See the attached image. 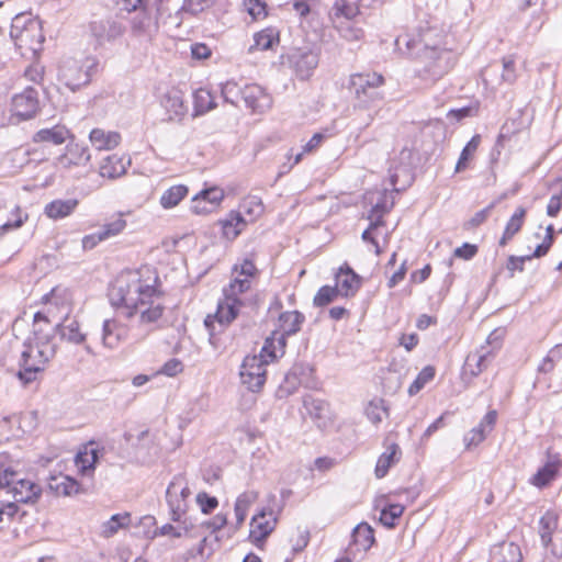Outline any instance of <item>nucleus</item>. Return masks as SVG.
Segmentation results:
<instances>
[{
	"instance_id": "obj_22",
	"label": "nucleus",
	"mask_w": 562,
	"mask_h": 562,
	"mask_svg": "<svg viewBox=\"0 0 562 562\" xmlns=\"http://www.w3.org/2000/svg\"><path fill=\"white\" fill-rule=\"evenodd\" d=\"M234 271L237 276L227 288L232 293H245L250 288V279L257 274L258 270L252 260L244 259L239 269L235 266Z\"/></svg>"
},
{
	"instance_id": "obj_55",
	"label": "nucleus",
	"mask_w": 562,
	"mask_h": 562,
	"mask_svg": "<svg viewBox=\"0 0 562 562\" xmlns=\"http://www.w3.org/2000/svg\"><path fill=\"white\" fill-rule=\"evenodd\" d=\"M339 294L336 286L324 285L322 286L316 295L314 296L313 303L317 307H323L331 303Z\"/></svg>"
},
{
	"instance_id": "obj_29",
	"label": "nucleus",
	"mask_w": 562,
	"mask_h": 562,
	"mask_svg": "<svg viewBox=\"0 0 562 562\" xmlns=\"http://www.w3.org/2000/svg\"><path fill=\"white\" fill-rule=\"evenodd\" d=\"M286 346V338L284 334L273 331L271 336L267 337L260 351V357L268 362L284 355Z\"/></svg>"
},
{
	"instance_id": "obj_46",
	"label": "nucleus",
	"mask_w": 562,
	"mask_h": 562,
	"mask_svg": "<svg viewBox=\"0 0 562 562\" xmlns=\"http://www.w3.org/2000/svg\"><path fill=\"white\" fill-rule=\"evenodd\" d=\"M98 461V451L95 449H85L75 457V464L78 472L82 475H89L93 472L95 463Z\"/></svg>"
},
{
	"instance_id": "obj_24",
	"label": "nucleus",
	"mask_w": 562,
	"mask_h": 562,
	"mask_svg": "<svg viewBox=\"0 0 562 562\" xmlns=\"http://www.w3.org/2000/svg\"><path fill=\"white\" fill-rule=\"evenodd\" d=\"M387 441L389 438H386L384 441L385 451L379 457L375 465L374 473L378 479L384 477L387 474L390 468L396 464L402 456V451L398 445L395 442L387 443Z\"/></svg>"
},
{
	"instance_id": "obj_54",
	"label": "nucleus",
	"mask_w": 562,
	"mask_h": 562,
	"mask_svg": "<svg viewBox=\"0 0 562 562\" xmlns=\"http://www.w3.org/2000/svg\"><path fill=\"white\" fill-rule=\"evenodd\" d=\"M116 328L117 325L114 319H105L103 322L102 341L105 347L114 348L117 345L120 336L114 333Z\"/></svg>"
},
{
	"instance_id": "obj_5",
	"label": "nucleus",
	"mask_w": 562,
	"mask_h": 562,
	"mask_svg": "<svg viewBox=\"0 0 562 562\" xmlns=\"http://www.w3.org/2000/svg\"><path fill=\"white\" fill-rule=\"evenodd\" d=\"M10 36L22 56L29 53L34 56L42 50L44 35L37 19H32L27 14H18L12 20Z\"/></svg>"
},
{
	"instance_id": "obj_20",
	"label": "nucleus",
	"mask_w": 562,
	"mask_h": 562,
	"mask_svg": "<svg viewBox=\"0 0 562 562\" xmlns=\"http://www.w3.org/2000/svg\"><path fill=\"white\" fill-rule=\"evenodd\" d=\"M247 108L254 112H263L271 105V99L265 89L258 85L245 86L240 91Z\"/></svg>"
},
{
	"instance_id": "obj_1",
	"label": "nucleus",
	"mask_w": 562,
	"mask_h": 562,
	"mask_svg": "<svg viewBox=\"0 0 562 562\" xmlns=\"http://www.w3.org/2000/svg\"><path fill=\"white\" fill-rule=\"evenodd\" d=\"M435 31L423 30L418 35H398L395 44L400 50L406 47L407 55L416 58L415 76L427 83H434L446 76L456 65L457 56L448 48H441L434 42Z\"/></svg>"
},
{
	"instance_id": "obj_40",
	"label": "nucleus",
	"mask_w": 562,
	"mask_h": 562,
	"mask_svg": "<svg viewBox=\"0 0 562 562\" xmlns=\"http://www.w3.org/2000/svg\"><path fill=\"white\" fill-rule=\"evenodd\" d=\"M559 517L558 514L551 510H548L539 521V533L541 537L542 544L546 548H549V542L552 541V537H554L558 531Z\"/></svg>"
},
{
	"instance_id": "obj_48",
	"label": "nucleus",
	"mask_w": 562,
	"mask_h": 562,
	"mask_svg": "<svg viewBox=\"0 0 562 562\" xmlns=\"http://www.w3.org/2000/svg\"><path fill=\"white\" fill-rule=\"evenodd\" d=\"M481 143V136L474 135L468 144L463 147L460 157L456 165V172H461L468 167V161L471 159L473 154L476 151Z\"/></svg>"
},
{
	"instance_id": "obj_26",
	"label": "nucleus",
	"mask_w": 562,
	"mask_h": 562,
	"mask_svg": "<svg viewBox=\"0 0 562 562\" xmlns=\"http://www.w3.org/2000/svg\"><path fill=\"white\" fill-rule=\"evenodd\" d=\"M56 330V324L53 325L47 316L42 312H36L33 319V337L31 340L38 344H52L53 333Z\"/></svg>"
},
{
	"instance_id": "obj_44",
	"label": "nucleus",
	"mask_w": 562,
	"mask_h": 562,
	"mask_svg": "<svg viewBox=\"0 0 562 562\" xmlns=\"http://www.w3.org/2000/svg\"><path fill=\"white\" fill-rule=\"evenodd\" d=\"M255 44L249 47L251 53L255 48L267 50L273 47L274 43L279 42V32L273 27H267L254 36Z\"/></svg>"
},
{
	"instance_id": "obj_12",
	"label": "nucleus",
	"mask_w": 562,
	"mask_h": 562,
	"mask_svg": "<svg viewBox=\"0 0 562 562\" xmlns=\"http://www.w3.org/2000/svg\"><path fill=\"white\" fill-rule=\"evenodd\" d=\"M290 67L300 80H307L316 69L319 58L313 50L297 49L288 57Z\"/></svg>"
},
{
	"instance_id": "obj_32",
	"label": "nucleus",
	"mask_w": 562,
	"mask_h": 562,
	"mask_svg": "<svg viewBox=\"0 0 562 562\" xmlns=\"http://www.w3.org/2000/svg\"><path fill=\"white\" fill-rule=\"evenodd\" d=\"M561 465V460L557 454L548 457V461L546 464L540 468L537 473L530 479L531 484L538 487L546 486L549 482H551L559 468Z\"/></svg>"
},
{
	"instance_id": "obj_47",
	"label": "nucleus",
	"mask_w": 562,
	"mask_h": 562,
	"mask_svg": "<svg viewBox=\"0 0 562 562\" xmlns=\"http://www.w3.org/2000/svg\"><path fill=\"white\" fill-rule=\"evenodd\" d=\"M366 415L372 424H380L384 418L389 416V408L385 405L384 400H372L366 407Z\"/></svg>"
},
{
	"instance_id": "obj_23",
	"label": "nucleus",
	"mask_w": 562,
	"mask_h": 562,
	"mask_svg": "<svg viewBox=\"0 0 562 562\" xmlns=\"http://www.w3.org/2000/svg\"><path fill=\"white\" fill-rule=\"evenodd\" d=\"M335 280L339 294L346 297L353 296L361 284L360 277L347 265L339 269Z\"/></svg>"
},
{
	"instance_id": "obj_34",
	"label": "nucleus",
	"mask_w": 562,
	"mask_h": 562,
	"mask_svg": "<svg viewBox=\"0 0 562 562\" xmlns=\"http://www.w3.org/2000/svg\"><path fill=\"white\" fill-rule=\"evenodd\" d=\"M183 369L182 362L176 358L167 361L162 368L153 374H137L133 378L134 386H143L145 383L153 380V378L158 376L160 374H165L167 376H175Z\"/></svg>"
},
{
	"instance_id": "obj_33",
	"label": "nucleus",
	"mask_w": 562,
	"mask_h": 562,
	"mask_svg": "<svg viewBox=\"0 0 562 562\" xmlns=\"http://www.w3.org/2000/svg\"><path fill=\"white\" fill-rule=\"evenodd\" d=\"M263 211L265 206L261 199L256 195H249L240 202L238 210L235 212L239 213L247 224H250L260 217Z\"/></svg>"
},
{
	"instance_id": "obj_31",
	"label": "nucleus",
	"mask_w": 562,
	"mask_h": 562,
	"mask_svg": "<svg viewBox=\"0 0 562 562\" xmlns=\"http://www.w3.org/2000/svg\"><path fill=\"white\" fill-rule=\"evenodd\" d=\"M69 130L64 125H55L52 128H42L34 136V143H50L61 145L70 137Z\"/></svg>"
},
{
	"instance_id": "obj_53",
	"label": "nucleus",
	"mask_w": 562,
	"mask_h": 562,
	"mask_svg": "<svg viewBox=\"0 0 562 562\" xmlns=\"http://www.w3.org/2000/svg\"><path fill=\"white\" fill-rule=\"evenodd\" d=\"M27 217L29 215L23 213L22 210L16 206L11 214V218H9L4 224L0 226V237H2L9 231L21 227Z\"/></svg>"
},
{
	"instance_id": "obj_21",
	"label": "nucleus",
	"mask_w": 562,
	"mask_h": 562,
	"mask_svg": "<svg viewBox=\"0 0 562 562\" xmlns=\"http://www.w3.org/2000/svg\"><path fill=\"white\" fill-rule=\"evenodd\" d=\"M497 419V412L490 411L481 420L479 426L472 428L464 435L463 441L467 448L476 447L493 430Z\"/></svg>"
},
{
	"instance_id": "obj_43",
	"label": "nucleus",
	"mask_w": 562,
	"mask_h": 562,
	"mask_svg": "<svg viewBox=\"0 0 562 562\" xmlns=\"http://www.w3.org/2000/svg\"><path fill=\"white\" fill-rule=\"evenodd\" d=\"M189 193V189L184 184L172 186L167 189L160 196V205L165 210L177 206Z\"/></svg>"
},
{
	"instance_id": "obj_3",
	"label": "nucleus",
	"mask_w": 562,
	"mask_h": 562,
	"mask_svg": "<svg viewBox=\"0 0 562 562\" xmlns=\"http://www.w3.org/2000/svg\"><path fill=\"white\" fill-rule=\"evenodd\" d=\"M3 498L0 499V522L10 520L18 512V503L33 504L42 493L31 480L20 477L11 467L3 469Z\"/></svg>"
},
{
	"instance_id": "obj_9",
	"label": "nucleus",
	"mask_w": 562,
	"mask_h": 562,
	"mask_svg": "<svg viewBox=\"0 0 562 562\" xmlns=\"http://www.w3.org/2000/svg\"><path fill=\"white\" fill-rule=\"evenodd\" d=\"M240 293H232L229 288L224 289V301L218 303L216 313L207 315L204 319V326L211 338L214 335V324L218 323L221 327L231 324L239 314L240 307L244 305L239 299Z\"/></svg>"
},
{
	"instance_id": "obj_15",
	"label": "nucleus",
	"mask_w": 562,
	"mask_h": 562,
	"mask_svg": "<svg viewBox=\"0 0 562 562\" xmlns=\"http://www.w3.org/2000/svg\"><path fill=\"white\" fill-rule=\"evenodd\" d=\"M38 109V93L32 87L25 88L23 92L15 94L12 99V111L21 120L34 117Z\"/></svg>"
},
{
	"instance_id": "obj_4",
	"label": "nucleus",
	"mask_w": 562,
	"mask_h": 562,
	"mask_svg": "<svg viewBox=\"0 0 562 562\" xmlns=\"http://www.w3.org/2000/svg\"><path fill=\"white\" fill-rule=\"evenodd\" d=\"M384 78L376 72L371 74H353L350 77V89L355 94V109L370 111L368 114L369 122L378 113L383 101V93L379 90L384 85Z\"/></svg>"
},
{
	"instance_id": "obj_18",
	"label": "nucleus",
	"mask_w": 562,
	"mask_h": 562,
	"mask_svg": "<svg viewBox=\"0 0 562 562\" xmlns=\"http://www.w3.org/2000/svg\"><path fill=\"white\" fill-rule=\"evenodd\" d=\"M277 518L271 510L262 509L250 521L249 537L255 544L263 541L276 528Z\"/></svg>"
},
{
	"instance_id": "obj_45",
	"label": "nucleus",
	"mask_w": 562,
	"mask_h": 562,
	"mask_svg": "<svg viewBox=\"0 0 562 562\" xmlns=\"http://www.w3.org/2000/svg\"><path fill=\"white\" fill-rule=\"evenodd\" d=\"M352 539L359 549L367 551L374 543V531L370 525L361 522L353 529Z\"/></svg>"
},
{
	"instance_id": "obj_64",
	"label": "nucleus",
	"mask_w": 562,
	"mask_h": 562,
	"mask_svg": "<svg viewBox=\"0 0 562 562\" xmlns=\"http://www.w3.org/2000/svg\"><path fill=\"white\" fill-rule=\"evenodd\" d=\"M530 260V257H526V256H509L508 259H507V263H506V269L508 270L509 272V276L513 278L514 277V272L516 270H518L519 272H522L524 271V266H525V262L526 261H529Z\"/></svg>"
},
{
	"instance_id": "obj_60",
	"label": "nucleus",
	"mask_w": 562,
	"mask_h": 562,
	"mask_svg": "<svg viewBox=\"0 0 562 562\" xmlns=\"http://www.w3.org/2000/svg\"><path fill=\"white\" fill-rule=\"evenodd\" d=\"M493 207L494 204H490L487 207L476 212L469 221L463 224V228L470 231L483 224L487 220Z\"/></svg>"
},
{
	"instance_id": "obj_41",
	"label": "nucleus",
	"mask_w": 562,
	"mask_h": 562,
	"mask_svg": "<svg viewBox=\"0 0 562 562\" xmlns=\"http://www.w3.org/2000/svg\"><path fill=\"white\" fill-rule=\"evenodd\" d=\"M305 317L299 311H288L280 315L279 323L281 334H284V337L296 334L301 329V325L303 324Z\"/></svg>"
},
{
	"instance_id": "obj_62",
	"label": "nucleus",
	"mask_w": 562,
	"mask_h": 562,
	"mask_svg": "<svg viewBox=\"0 0 562 562\" xmlns=\"http://www.w3.org/2000/svg\"><path fill=\"white\" fill-rule=\"evenodd\" d=\"M257 498L258 493L256 491H246L237 497L235 507L248 512L250 506L257 501Z\"/></svg>"
},
{
	"instance_id": "obj_13",
	"label": "nucleus",
	"mask_w": 562,
	"mask_h": 562,
	"mask_svg": "<svg viewBox=\"0 0 562 562\" xmlns=\"http://www.w3.org/2000/svg\"><path fill=\"white\" fill-rule=\"evenodd\" d=\"M224 199V192L217 187L204 189L191 200L190 210L195 215H207L216 210Z\"/></svg>"
},
{
	"instance_id": "obj_25",
	"label": "nucleus",
	"mask_w": 562,
	"mask_h": 562,
	"mask_svg": "<svg viewBox=\"0 0 562 562\" xmlns=\"http://www.w3.org/2000/svg\"><path fill=\"white\" fill-rule=\"evenodd\" d=\"M289 386H312L315 383L314 369L308 363H294L285 375Z\"/></svg>"
},
{
	"instance_id": "obj_63",
	"label": "nucleus",
	"mask_w": 562,
	"mask_h": 562,
	"mask_svg": "<svg viewBox=\"0 0 562 562\" xmlns=\"http://www.w3.org/2000/svg\"><path fill=\"white\" fill-rule=\"evenodd\" d=\"M241 89L234 81H227L222 85V95L224 100L231 104H236L235 98L240 94Z\"/></svg>"
},
{
	"instance_id": "obj_61",
	"label": "nucleus",
	"mask_w": 562,
	"mask_h": 562,
	"mask_svg": "<svg viewBox=\"0 0 562 562\" xmlns=\"http://www.w3.org/2000/svg\"><path fill=\"white\" fill-rule=\"evenodd\" d=\"M247 12L255 19L267 16V4L261 0H248L246 2Z\"/></svg>"
},
{
	"instance_id": "obj_10",
	"label": "nucleus",
	"mask_w": 562,
	"mask_h": 562,
	"mask_svg": "<svg viewBox=\"0 0 562 562\" xmlns=\"http://www.w3.org/2000/svg\"><path fill=\"white\" fill-rule=\"evenodd\" d=\"M90 68L92 65H86L68 57L60 61L58 78L66 87L75 91L90 81Z\"/></svg>"
},
{
	"instance_id": "obj_37",
	"label": "nucleus",
	"mask_w": 562,
	"mask_h": 562,
	"mask_svg": "<svg viewBox=\"0 0 562 562\" xmlns=\"http://www.w3.org/2000/svg\"><path fill=\"white\" fill-rule=\"evenodd\" d=\"M77 199L54 200L45 206V214L53 220L64 218L70 215L78 206Z\"/></svg>"
},
{
	"instance_id": "obj_51",
	"label": "nucleus",
	"mask_w": 562,
	"mask_h": 562,
	"mask_svg": "<svg viewBox=\"0 0 562 562\" xmlns=\"http://www.w3.org/2000/svg\"><path fill=\"white\" fill-rule=\"evenodd\" d=\"M194 103L195 111L198 113H205L207 111L215 109L216 106V103L214 102V97L206 89H199L198 91H195Z\"/></svg>"
},
{
	"instance_id": "obj_17",
	"label": "nucleus",
	"mask_w": 562,
	"mask_h": 562,
	"mask_svg": "<svg viewBox=\"0 0 562 562\" xmlns=\"http://www.w3.org/2000/svg\"><path fill=\"white\" fill-rule=\"evenodd\" d=\"M92 36L99 44L112 42L121 37L125 31L124 25L112 18L100 19L90 23Z\"/></svg>"
},
{
	"instance_id": "obj_11",
	"label": "nucleus",
	"mask_w": 562,
	"mask_h": 562,
	"mask_svg": "<svg viewBox=\"0 0 562 562\" xmlns=\"http://www.w3.org/2000/svg\"><path fill=\"white\" fill-rule=\"evenodd\" d=\"M303 404L308 416L321 430H327L334 427L335 415L325 401L306 395L303 400Z\"/></svg>"
},
{
	"instance_id": "obj_56",
	"label": "nucleus",
	"mask_w": 562,
	"mask_h": 562,
	"mask_svg": "<svg viewBox=\"0 0 562 562\" xmlns=\"http://www.w3.org/2000/svg\"><path fill=\"white\" fill-rule=\"evenodd\" d=\"M525 215L526 210L524 207H518L516 210L505 227L504 232L507 233V236L514 237L520 231Z\"/></svg>"
},
{
	"instance_id": "obj_49",
	"label": "nucleus",
	"mask_w": 562,
	"mask_h": 562,
	"mask_svg": "<svg viewBox=\"0 0 562 562\" xmlns=\"http://www.w3.org/2000/svg\"><path fill=\"white\" fill-rule=\"evenodd\" d=\"M359 13L358 5L348 2L347 0H337L331 9L330 16L335 21L339 18L346 20L353 19Z\"/></svg>"
},
{
	"instance_id": "obj_39",
	"label": "nucleus",
	"mask_w": 562,
	"mask_h": 562,
	"mask_svg": "<svg viewBox=\"0 0 562 562\" xmlns=\"http://www.w3.org/2000/svg\"><path fill=\"white\" fill-rule=\"evenodd\" d=\"M48 485L50 490L61 496H72L80 491L79 483L68 475L52 476Z\"/></svg>"
},
{
	"instance_id": "obj_19",
	"label": "nucleus",
	"mask_w": 562,
	"mask_h": 562,
	"mask_svg": "<svg viewBox=\"0 0 562 562\" xmlns=\"http://www.w3.org/2000/svg\"><path fill=\"white\" fill-rule=\"evenodd\" d=\"M169 121H180L188 112L183 101V92L178 88L168 89L160 99Z\"/></svg>"
},
{
	"instance_id": "obj_30",
	"label": "nucleus",
	"mask_w": 562,
	"mask_h": 562,
	"mask_svg": "<svg viewBox=\"0 0 562 562\" xmlns=\"http://www.w3.org/2000/svg\"><path fill=\"white\" fill-rule=\"evenodd\" d=\"M520 547L514 542H504L492 549L490 562H521Z\"/></svg>"
},
{
	"instance_id": "obj_28",
	"label": "nucleus",
	"mask_w": 562,
	"mask_h": 562,
	"mask_svg": "<svg viewBox=\"0 0 562 562\" xmlns=\"http://www.w3.org/2000/svg\"><path fill=\"white\" fill-rule=\"evenodd\" d=\"M221 227L222 236L227 240H234L247 227L246 221L239 213L231 211L225 218L217 222Z\"/></svg>"
},
{
	"instance_id": "obj_35",
	"label": "nucleus",
	"mask_w": 562,
	"mask_h": 562,
	"mask_svg": "<svg viewBox=\"0 0 562 562\" xmlns=\"http://www.w3.org/2000/svg\"><path fill=\"white\" fill-rule=\"evenodd\" d=\"M56 331L59 333L61 339L72 344H81L86 339V335L80 331L79 323L75 318L65 317L61 323L56 324Z\"/></svg>"
},
{
	"instance_id": "obj_57",
	"label": "nucleus",
	"mask_w": 562,
	"mask_h": 562,
	"mask_svg": "<svg viewBox=\"0 0 562 562\" xmlns=\"http://www.w3.org/2000/svg\"><path fill=\"white\" fill-rule=\"evenodd\" d=\"M126 226V222L123 218V215L120 214L114 221L106 223L103 225L101 233L105 239L116 236L120 234Z\"/></svg>"
},
{
	"instance_id": "obj_2",
	"label": "nucleus",
	"mask_w": 562,
	"mask_h": 562,
	"mask_svg": "<svg viewBox=\"0 0 562 562\" xmlns=\"http://www.w3.org/2000/svg\"><path fill=\"white\" fill-rule=\"evenodd\" d=\"M109 295L112 305L126 318L139 313L142 324H153L162 316L164 307L157 302L158 291L153 285L144 284L136 276L119 278Z\"/></svg>"
},
{
	"instance_id": "obj_59",
	"label": "nucleus",
	"mask_w": 562,
	"mask_h": 562,
	"mask_svg": "<svg viewBox=\"0 0 562 562\" xmlns=\"http://www.w3.org/2000/svg\"><path fill=\"white\" fill-rule=\"evenodd\" d=\"M196 503L203 514H210L218 506V501L214 496H210L205 492H200L196 495Z\"/></svg>"
},
{
	"instance_id": "obj_38",
	"label": "nucleus",
	"mask_w": 562,
	"mask_h": 562,
	"mask_svg": "<svg viewBox=\"0 0 562 562\" xmlns=\"http://www.w3.org/2000/svg\"><path fill=\"white\" fill-rule=\"evenodd\" d=\"M89 138L91 144L99 150L112 149L119 145L121 136L116 132H105L102 128H93Z\"/></svg>"
},
{
	"instance_id": "obj_16",
	"label": "nucleus",
	"mask_w": 562,
	"mask_h": 562,
	"mask_svg": "<svg viewBox=\"0 0 562 562\" xmlns=\"http://www.w3.org/2000/svg\"><path fill=\"white\" fill-rule=\"evenodd\" d=\"M90 158L91 156L87 146L71 142L67 144L65 153L56 158V167L61 169L87 167Z\"/></svg>"
},
{
	"instance_id": "obj_42",
	"label": "nucleus",
	"mask_w": 562,
	"mask_h": 562,
	"mask_svg": "<svg viewBox=\"0 0 562 562\" xmlns=\"http://www.w3.org/2000/svg\"><path fill=\"white\" fill-rule=\"evenodd\" d=\"M178 526L165 524L155 530V536H169L172 538H181L187 536L194 527L191 518H182L176 521Z\"/></svg>"
},
{
	"instance_id": "obj_52",
	"label": "nucleus",
	"mask_w": 562,
	"mask_h": 562,
	"mask_svg": "<svg viewBox=\"0 0 562 562\" xmlns=\"http://www.w3.org/2000/svg\"><path fill=\"white\" fill-rule=\"evenodd\" d=\"M214 0H183V3L177 15L182 13H189L191 15H198L203 12L205 9L210 8L213 4Z\"/></svg>"
},
{
	"instance_id": "obj_6",
	"label": "nucleus",
	"mask_w": 562,
	"mask_h": 562,
	"mask_svg": "<svg viewBox=\"0 0 562 562\" xmlns=\"http://www.w3.org/2000/svg\"><path fill=\"white\" fill-rule=\"evenodd\" d=\"M55 355L53 344L33 342L31 337L24 342V350L21 355L20 370L18 376L24 384L37 380V375L44 370L46 362Z\"/></svg>"
},
{
	"instance_id": "obj_50",
	"label": "nucleus",
	"mask_w": 562,
	"mask_h": 562,
	"mask_svg": "<svg viewBox=\"0 0 562 562\" xmlns=\"http://www.w3.org/2000/svg\"><path fill=\"white\" fill-rule=\"evenodd\" d=\"M404 513V506L401 504H391L384 507L380 513V522L387 527L393 528L396 519H398Z\"/></svg>"
},
{
	"instance_id": "obj_8",
	"label": "nucleus",
	"mask_w": 562,
	"mask_h": 562,
	"mask_svg": "<svg viewBox=\"0 0 562 562\" xmlns=\"http://www.w3.org/2000/svg\"><path fill=\"white\" fill-rule=\"evenodd\" d=\"M190 494L191 492L186 477L183 475H176L169 483L166 491V501L169 508L170 519L172 521L189 518L187 516V498Z\"/></svg>"
},
{
	"instance_id": "obj_14",
	"label": "nucleus",
	"mask_w": 562,
	"mask_h": 562,
	"mask_svg": "<svg viewBox=\"0 0 562 562\" xmlns=\"http://www.w3.org/2000/svg\"><path fill=\"white\" fill-rule=\"evenodd\" d=\"M266 363L261 357H246L240 366V380L248 386H263L266 383Z\"/></svg>"
},
{
	"instance_id": "obj_58",
	"label": "nucleus",
	"mask_w": 562,
	"mask_h": 562,
	"mask_svg": "<svg viewBox=\"0 0 562 562\" xmlns=\"http://www.w3.org/2000/svg\"><path fill=\"white\" fill-rule=\"evenodd\" d=\"M389 212L384 203H376L369 213L368 218L371 222V228H378L384 225L383 215Z\"/></svg>"
},
{
	"instance_id": "obj_36",
	"label": "nucleus",
	"mask_w": 562,
	"mask_h": 562,
	"mask_svg": "<svg viewBox=\"0 0 562 562\" xmlns=\"http://www.w3.org/2000/svg\"><path fill=\"white\" fill-rule=\"evenodd\" d=\"M131 524V515L128 513L115 514L100 526L99 535L102 538H111L121 529L128 528Z\"/></svg>"
},
{
	"instance_id": "obj_27",
	"label": "nucleus",
	"mask_w": 562,
	"mask_h": 562,
	"mask_svg": "<svg viewBox=\"0 0 562 562\" xmlns=\"http://www.w3.org/2000/svg\"><path fill=\"white\" fill-rule=\"evenodd\" d=\"M131 165V159H125L117 154H112L102 159L100 165V175L110 179L121 177L126 172V167Z\"/></svg>"
},
{
	"instance_id": "obj_7",
	"label": "nucleus",
	"mask_w": 562,
	"mask_h": 562,
	"mask_svg": "<svg viewBox=\"0 0 562 562\" xmlns=\"http://www.w3.org/2000/svg\"><path fill=\"white\" fill-rule=\"evenodd\" d=\"M55 355L53 344L33 342L31 337L24 342V350L21 355L20 370L18 376L24 384L37 380V375L44 370L46 362Z\"/></svg>"
}]
</instances>
